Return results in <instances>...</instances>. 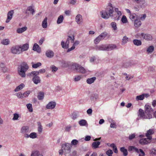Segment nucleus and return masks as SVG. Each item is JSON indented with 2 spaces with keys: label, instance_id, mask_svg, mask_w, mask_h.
I'll use <instances>...</instances> for the list:
<instances>
[{
  "label": "nucleus",
  "instance_id": "obj_1",
  "mask_svg": "<svg viewBox=\"0 0 156 156\" xmlns=\"http://www.w3.org/2000/svg\"><path fill=\"white\" fill-rule=\"evenodd\" d=\"M153 111V109L151 106L147 105L145 106V111L141 108H140L138 113V116L143 119H151L152 117V114Z\"/></svg>",
  "mask_w": 156,
  "mask_h": 156
},
{
  "label": "nucleus",
  "instance_id": "obj_2",
  "mask_svg": "<svg viewBox=\"0 0 156 156\" xmlns=\"http://www.w3.org/2000/svg\"><path fill=\"white\" fill-rule=\"evenodd\" d=\"M114 12L113 8L111 3L108 4L105 11L101 12V15L102 17L105 19H108L111 17Z\"/></svg>",
  "mask_w": 156,
  "mask_h": 156
},
{
  "label": "nucleus",
  "instance_id": "obj_3",
  "mask_svg": "<svg viewBox=\"0 0 156 156\" xmlns=\"http://www.w3.org/2000/svg\"><path fill=\"white\" fill-rule=\"evenodd\" d=\"M29 69L27 64L25 62H22L17 68V72L19 75L22 77H26V72Z\"/></svg>",
  "mask_w": 156,
  "mask_h": 156
},
{
  "label": "nucleus",
  "instance_id": "obj_4",
  "mask_svg": "<svg viewBox=\"0 0 156 156\" xmlns=\"http://www.w3.org/2000/svg\"><path fill=\"white\" fill-rule=\"evenodd\" d=\"M27 76L29 77H32V80L34 83L35 84H38L41 82V80L40 77L38 76V75L34 73L33 71L27 73Z\"/></svg>",
  "mask_w": 156,
  "mask_h": 156
},
{
  "label": "nucleus",
  "instance_id": "obj_5",
  "mask_svg": "<svg viewBox=\"0 0 156 156\" xmlns=\"http://www.w3.org/2000/svg\"><path fill=\"white\" fill-rule=\"evenodd\" d=\"M74 36L73 35L68 36V37L65 43V42L63 41H62L61 45L62 47L64 48H68L69 47V41H70L71 43H73L74 41Z\"/></svg>",
  "mask_w": 156,
  "mask_h": 156
},
{
  "label": "nucleus",
  "instance_id": "obj_6",
  "mask_svg": "<svg viewBox=\"0 0 156 156\" xmlns=\"http://www.w3.org/2000/svg\"><path fill=\"white\" fill-rule=\"evenodd\" d=\"M129 150L130 151L134 150L136 152L139 154V156H144L145 155L144 152L141 149H138L133 146H129Z\"/></svg>",
  "mask_w": 156,
  "mask_h": 156
},
{
  "label": "nucleus",
  "instance_id": "obj_7",
  "mask_svg": "<svg viewBox=\"0 0 156 156\" xmlns=\"http://www.w3.org/2000/svg\"><path fill=\"white\" fill-rule=\"evenodd\" d=\"M71 147V144L68 143L63 144L62 146V148L64 149L65 153L66 154L69 153L70 152Z\"/></svg>",
  "mask_w": 156,
  "mask_h": 156
},
{
  "label": "nucleus",
  "instance_id": "obj_8",
  "mask_svg": "<svg viewBox=\"0 0 156 156\" xmlns=\"http://www.w3.org/2000/svg\"><path fill=\"white\" fill-rule=\"evenodd\" d=\"M11 52L13 54H19L21 53L20 46L17 45L12 47L11 49Z\"/></svg>",
  "mask_w": 156,
  "mask_h": 156
},
{
  "label": "nucleus",
  "instance_id": "obj_9",
  "mask_svg": "<svg viewBox=\"0 0 156 156\" xmlns=\"http://www.w3.org/2000/svg\"><path fill=\"white\" fill-rule=\"evenodd\" d=\"M151 142V140L147 139V138L141 139L139 141V143L142 145L147 144L150 143Z\"/></svg>",
  "mask_w": 156,
  "mask_h": 156
},
{
  "label": "nucleus",
  "instance_id": "obj_10",
  "mask_svg": "<svg viewBox=\"0 0 156 156\" xmlns=\"http://www.w3.org/2000/svg\"><path fill=\"white\" fill-rule=\"evenodd\" d=\"M30 132V129L29 127L26 126H22L20 130V132L23 134L29 133Z\"/></svg>",
  "mask_w": 156,
  "mask_h": 156
},
{
  "label": "nucleus",
  "instance_id": "obj_11",
  "mask_svg": "<svg viewBox=\"0 0 156 156\" xmlns=\"http://www.w3.org/2000/svg\"><path fill=\"white\" fill-rule=\"evenodd\" d=\"M132 1L139 4L141 8L145 7L147 5L145 0H132Z\"/></svg>",
  "mask_w": 156,
  "mask_h": 156
},
{
  "label": "nucleus",
  "instance_id": "obj_12",
  "mask_svg": "<svg viewBox=\"0 0 156 156\" xmlns=\"http://www.w3.org/2000/svg\"><path fill=\"white\" fill-rule=\"evenodd\" d=\"M154 133V131L153 129H149L147 131V133H145V136L147 138V139H148L149 140H151L152 139L151 135Z\"/></svg>",
  "mask_w": 156,
  "mask_h": 156
},
{
  "label": "nucleus",
  "instance_id": "obj_13",
  "mask_svg": "<svg viewBox=\"0 0 156 156\" xmlns=\"http://www.w3.org/2000/svg\"><path fill=\"white\" fill-rule=\"evenodd\" d=\"M94 48L97 51H107L106 44L97 45Z\"/></svg>",
  "mask_w": 156,
  "mask_h": 156
},
{
  "label": "nucleus",
  "instance_id": "obj_14",
  "mask_svg": "<svg viewBox=\"0 0 156 156\" xmlns=\"http://www.w3.org/2000/svg\"><path fill=\"white\" fill-rule=\"evenodd\" d=\"M56 105V103L55 102L51 101L46 105V108L48 109H52L55 107Z\"/></svg>",
  "mask_w": 156,
  "mask_h": 156
},
{
  "label": "nucleus",
  "instance_id": "obj_15",
  "mask_svg": "<svg viewBox=\"0 0 156 156\" xmlns=\"http://www.w3.org/2000/svg\"><path fill=\"white\" fill-rule=\"evenodd\" d=\"M13 14L14 11L13 10H11L8 12L7 17L5 21L6 23H8L10 21L12 18Z\"/></svg>",
  "mask_w": 156,
  "mask_h": 156
},
{
  "label": "nucleus",
  "instance_id": "obj_16",
  "mask_svg": "<svg viewBox=\"0 0 156 156\" xmlns=\"http://www.w3.org/2000/svg\"><path fill=\"white\" fill-rule=\"evenodd\" d=\"M80 66H81L78 64L74 63L72 65V68L74 71L77 72H78V71H79V70Z\"/></svg>",
  "mask_w": 156,
  "mask_h": 156
},
{
  "label": "nucleus",
  "instance_id": "obj_17",
  "mask_svg": "<svg viewBox=\"0 0 156 156\" xmlns=\"http://www.w3.org/2000/svg\"><path fill=\"white\" fill-rule=\"evenodd\" d=\"M30 156H43V155L39 151L35 150L31 152Z\"/></svg>",
  "mask_w": 156,
  "mask_h": 156
},
{
  "label": "nucleus",
  "instance_id": "obj_18",
  "mask_svg": "<svg viewBox=\"0 0 156 156\" xmlns=\"http://www.w3.org/2000/svg\"><path fill=\"white\" fill-rule=\"evenodd\" d=\"M76 21L79 24H80L82 23L83 18L82 16L80 14L77 15L76 17Z\"/></svg>",
  "mask_w": 156,
  "mask_h": 156
},
{
  "label": "nucleus",
  "instance_id": "obj_19",
  "mask_svg": "<svg viewBox=\"0 0 156 156\" xmlns=\"http://www.w3.org/2000/svg\"><path fill=\"white\" fill-rule=\"evenodd\" d=\"M20 50L21 52L27 50L29 48V44L27 43H26L23 44L22 46L20 45Z\"/></svg>",
  "mask_w": 156,
  "mask_h": 156
},
{
  "label": "nucleus",
  "instance_id": "obj_20",
  "mask_svg": "<svg viewBox=\"0 0 156 156\" xmlns=\"http://www.w3.org/2000/svg\"><path fill=\"white\" fill-rule=\"evenodd\" d=\"M140 35L144 39L147 40H150L152 39V37L149 34H144L142 33L140 34Z\"/></svg>",
  "mask_w": 156,
  "mask_h": 156
},
{
  "label": "nucleus",
  "instance_id": "obj_21",
  "mask_svg": "<svg viewBox=\"0 0 156 156\" xmlns=\"http://www.w3.org/2000/svg\"><path fill=\"white\" fill-rule=\"evenodd\" d=\"M116 46L114 44H106L107 51L112 50L116 48Z\"/></svg>",
  "mask_w": 156,
  "mask_h": 156
},
{
  "label": "nucleus",
  "instance_id": "obj_22",
  "mask_svg": "<svg viewBox=\"0 0 156 156\" xmlns=\"http://www.w3.org/2000/svg\"><path fill=\"white\" fill-rule=\"evenodd\" d=\"M46 55L48 58H51L53 57L54 55V53L52 51L48 50L46 51Z\"/></svg>",
  "mask_w": 156,
  "mask_h": 156
},
{
  "label": "nucleus",
  "instance_id": "obj_23",
  "mask_svg": "<svg viewBox=\"0 0 156 156\" xmlns=\"http://www.w3.org/2000/svg\"><path fill=\"white\" fill-rule=\"evenodd\" d=\"M33 50L34 51H37L38 53L40 52L41 51L40 48L39 47L38 44L36 43L34 44V45L33 47Z\"/></svg>",
  "mask_w": 156,
  "mask_h": 156
},
{
  "label": "nucleus",
  "instance_id": "obj_24",
  "mask_svg": "<svg viewBox=\"0 0 156 156\" xmlns=\"http://www.w3.org/2000/svg\"><path fill=\"white\" fill-rule=\"evenodd\" d=\"M27 28L26 27H23L22 28H18L16 30V32L18 34H21L26 31Z\"/></svg>",
  "mask_w": 156,
  "mask_h": 156
},
{
  "label": "nucleus",
  "instance_id": "obj_25",
  "mask_svg": "<svg viewBox=\"0 0 156 156\" xmlns=\"http://www.w3.org/2000/svg\"><path fill=\"white\" fill-rule=\"evenodd\" d=\"M96 79L95 77H94L90 78H88L86 80V82L88 84H91L93 83Z\"/></svg>",
  "mask_w": 156,
  "mask_h": 156
},
{
  "label": "nucleus",
  "instance_id": "obj_26",
  "mask_svg": "<svg viewBox=\"0 0 156 156\" xmlns=\"http://www.w3.org/2000/svg\"><path fill=\"white\" fill-rule=\"evenodd\" d=\"M25 85L23 83H21L19 86L16 87L14 91L15 92H17L20 90L22 89L25 87Z\"/></svg>",
  "mask_w": 156,
  "mask_h": 156
},
{
  "label": "nucleus",
  "instance_id": "obj_27",
  "mask_svg": "<svg viewBox=\"0 0 156 156\" xmlns=\"http://www.w3.org/2000/svg\"><path fill=\"white\" fill-rule=\"evenodd\" d=\"M141 24V22L140 20H136L134 21V25L136 27L138 28Z\"/></svg>",
  "mask_w": 156,
  "mask_h": 156
},
{
  "label": "nucleus",
  "instance_id": "obj_28",
  "mask_svg": "<svg viewBox=\"0 0 156 156\" xmlns=\"http://www.w3.org/2000/svg\"><path fill=\"white\" fill-rule=\"evenodd\" d=\"M79 124L81 126H84L88 125L87 121L84 119L80 120L79 121Z\"/></svg>",
  "mask_w": 156,
  "mask_h": 156
},
{
  "label": "nucleus",
  "instance_id": "obj_29",
  "mask_svg": "<svg viewBox=\"0 0 156 156\" xmlns=\"http://www.w3.org/2000/svg\"><path fill=\"white\" fill-rule=\"evenodd\" d=\"M1 43L3 45H7L10 43V40L8 39H3L1 42Z\"/></svg>",
  "mask_w": 156,
  "mask_h": 156
},
{
  "label": "nucleus",
  "instance_id": "obj_30",
  "mask_svg": "<svg viewBox=\"0 0 156 156\" xmlns=\"http://www.w3.org/2000/svg\"><path fill=\"white\" fill-rule=\"evenodd\" d=\"M100 144V142L99 141H96L93 142L92 144V147L94 149L98 147V146Z\"/></svg>",
  "mask_w": 156,
  "mask_h": 156
},
{
  "label": "nucleus",
  "instance_id": "obj_31",
  "mask_svg": "<svg viewBox=\"0 0 156 156\" xmlns=\"http://www.w3.org/2000/svg\"><path fill=\"white\" fill-rule=\"evenodd\" d=\"M31 64L32 67L34 69L37 68L41 66V63L40 62H38L37 63H34L33 62H32Z\"/></svg>",
  "mask_w": 156,
  "mask_h": 156
},
{
  "label": "nucleus",
  "instance_id": "obj_32",
  "mask_svg": "<svg viewBox=\"0 0 156 156\" xmlns=\"http://www.w3.org/2000/svg\"><path fill=\"white\" fill-rule=\"evenodd\" d=\"M118 14L114 13L112 14L111 17L112 19H114L115 20H119L121 16H118Z\"/></svg>",
  "mask_w": 156,
  "mask_h": 156
},
{
  "label": "nucleus",
  "instance_id": "obj_33",
  "mask_svg": "<svg viewBox=\"0 0 156 156\" xmlns=\"http://www.w3.org/2000/svg\"><path fill=\"white\" fill-rule=\"evenodd\" d=\"M133 42L134 44L136 46L140 45L142 44L141 41L137 39H134L133 41Z\"/></svg>",
  "mask_w": 156,
  "mask_h": 156
},
{
  "label": "nucleus",
  "instance_id": "obj_34",
  "mask_svg": "<svg viewBox=\"0 0 156 156\" xmlns=\"http://www.w3.org/2000/svg\"><path fill=\"white\" fill-rule=\"evenodd\" d=\"M120 151L123 153L124 156H126L128 154V152L127 149H125L124 147H122L120 148Z\"/></svg>",
  "mask_w": 156,
  "mask_h": 156
},
{
  "label": "nucleus",
  "instance_id": "obj_35",
  "mask_svg": "<svg viewBox=\"0 0 156 156\" xmlns=\"http://www.w3.org/2000/svg\"><path fill=\"white\" fill-rule=\"evenodd\" d=\"M47 18L45 17L43 21L42 24V26L43 28H46L47 27L48 24L47 22Z\"/></svg>",
  "mask_w": 156,
  "mask_h": 156
},
{
  "label": "nucleus",
  "instance_id": "obj_36",
  "mask_svg": "<svg viewBox=\"0 0 156 156\" xmlns=\"http://www.w3.org/2000/svg\"><path fill=\"white\" fill-rule=\"evenodd\" d=\"M64 19V17L62 15H60L59 16H58V17L57 23V24H59L63 22V21Z\"/></svg>",
  "mask_w": 156,
  "mask_h": 156
},
{
  "label": "nucleus",
  "instance_id": "obj_37",
  "mask_svg": "<svg viewBox=\"0 0 156 156\" xmlns=\"http://www.w3.org/2000/svg\"><path fill=\"white\" fill-rule=\"evenodd\" d=\"M128 41V38L126 36L123 37L122 39V45H124L126 44Z\"/></svg>",
  "mask_w": 156,
  "mask_h": 156
},
{
  "label": "nucleus",
  "instance_id": "obj_38",
  "mask_svg": "<svg viewBox=\"0 0 156 156\" xmlns=\"http://www.w3.org/2000/svg\"><path fill=\"white\" fill-rule=\"evenodd\" d=\"M98 98V94H96L94 93L92 94L91 95L90 97V99L91 100H96Z\"/></svg>",
  "mask_w": 156,
  "mask_h": 156
},
{
  "label": "nucleus",
  "instance_id": "obj_39",
  "mask_svg": "<svg viewBox=\"0 0 156 156\" xmlns=\"http://www.w3.org/2000/svg\"><path fill=\"white\" fill-rule=\"evenodd\" d=\"M111 26L114 30H117V24L115 22H112L111 23Z\"/></svg>",
  "mask_w": 156,
  "mask_h": 156
},
{
  "label": "nucleus",
  "instance_id": "obj_40",
  "mask_svg": "<svg viewBox=\"0 0 156 156\" xmlns=\"http://www.w3.org/2000/svg\"><path fill=\"white\" fill-rule=\"evenodd\" d=\"M38 124V131L39 133H41L42 131V127L40 122H39L37 123Z\"/></svg>",
  "mask_w": 156,
  "mask_h": 156
},
{
  "label": "nucleus",
  "instance_id": "obj_41",
  "mask_svg": "<svg viewBox=\"0 0 156 156\" xmlns=\"http://www.w3.org/2000/svg\"><path fill=\"white\" fill-rule=\"evenodd\" d=\"M71 118L73 120L76 119L78 116V114L76 112H73L71 115Z\"/></svg>",
  "mask_w": 156,
  "mask_h": 156
},
{
  "label": "nucleus",
  "instance_id": "obj_42",
  "mask_svg": "<svg viewBox=\"0 0 156 156\" xmlns=\"http://www.w3.org/2000/svg\"><path fill=\"white\" fill-rule=\"evenodd\" d=\"M136 15L135 13H131L129 15V18L132 21L136 20Z\"/></svg>",
  "mask_w": 156,
  "mask_h": 156
},
{
  "label": "nucleus",
  "instance_id": "obj_43",
  "mask_svg": "<svg viewBox=\"0 0 156 156\" xmlns=\"http://www.w3.org/2000/svg\"><path fill=\"white\" fill-rule=\"evenodd\" d=\"M154 50V47L153 46H150L147 49V51L148 53H151Z\"/></svg>",
  "mask_w": 156,
  "mask_h": 156
},
{
  "label": "nucleus",
  "instance_id": "obj_44",
  "mask_svg": "<svg viewBox=\"0 0 156 156\" xmlns=\"http://www.w3.org/2000/svg\"><path fill=\"white\" fill-rule=\"evenodd\" d=\"M44 94L43 93L40 92L38 95L37 98L39 100H42L44 98Z\"/></svg>",
  "mask_w": 156,
  "mask_h": 156
},
{
  "label": "nucleus",
  "instance_id": "obj_45",
  "mask_svg": "<svg viewBox=\"0 0 156 156\" xmlns=\"http://www.w3.org/2000/svg\"><path fill=\"white\" fill-rule=\"evenodd\" d=\"M61 63L62 66L63 67L66 68L68 67L69 66L68 62L64 61H62Z\"/></svg>",
  "mask_w": 156,
  "mask_h": 156
},
{
  "label": "nucleus",
  "instance_id": "obj_46",
  "mask_svg": "<svg viewBox=\"0 0 156 156\" xmlns=\"http://www.w3.org/2000/svg\"><path fill=\"white\" fill-rule=\"evenodd\" d=\"M33 72L38 75L39 73H44L45 72V69H40L38 71H33Z\"/></svg>",
  "mask_w": 156,
  "mask_h": 156
},
{
  "label": "nucleus",
  "instance_id": "obj_47",
  "mask_svg": "<svg viewBox=\"0 0 156 156\" xmlns=\"http://www.w3.org/2000/svg\"><path fill=\"white\" fill-rule=\"evenodd\" d=\"M107 35V33L106 32H104L102 33L100 35L99 37L102 40L104 39Z\"/></svg>",
  "mask_w": 156,
  "mask_h": 156
},
{
  "label": "nucleus",
  "instance_id": "obj_48",
  "mask_svg": "<svg viewBox=\"0 0 156 156\" xmlns=\"http://www.w3.org/2000/svg\"><path fill=\"white\" fill-rule=\"evenodd\" d=\"M26 106L30 112H33L32 106L31 104L29 103L27 104Z\"/></svg>",
  "mask_w": 156,
  "mask_h": 156
},
{
  "label": "nucleus",
  "instance_id": "obj_49",
  "mask_svg": "<svg viewBox=\"0 0 156 156\" xmlns=\"http://www.w3.org/2000/svg\"><path fill=\"white\" fill-rule=\"evenodd\" d=\"M30 93V91L28 90L24 92L23 94H22L23 98L27 97Z\"/></svg>",
  "mask_w": 156,
  "mask_h": 156
},
{
  "label": "nucleus",
  "instance_id": "obj_50",
  "mask_svg": "<svg viewBox=\"0 0 156 156\" xmlns=\"http://www.w3.org/2000/svg\"><path fill=\"white\" fill-rule=\"evenodd\" d=\"M144 96L143 94L137 96L136 97V99L137 101L139 100H142L144 99Z\"/></svg>",
  "mask_w": 156,
  "mask_h": 156
},
{
  "label": "nucleus",
  "instance_id": "obj_51",
  "mask_svg": "<svg viewBox=\"0 0 156 156\" xmlns=\"http://www.w3.org/2000/svg\"><path fill=\"white\" fill-rule=\"evenodd\" d=\"M79 70V71H78V72L80 73H85L86 72V69L81 66H80Z\"/></svg>",
  "mask_w": 156,
  "mask_h": 156
},
{
  "label": "nucleus",
  "instance_id": "obj_52",
  "mask_svg": "<svg viewBox=\"0 0 156 156\" xmlns=\"http://www.w3.org/2000/svg\"><path fill=\"white\" fill-rule=\"evenodd\" d=\"M30 138L32 139L35 138L37 137V133L35 132H32L30 134Z\"/></svg>",
  "mask_w": 156,
  "mask_h": 156
},
{
  "label": "nucleus",
  "instance_id": "obj_53",
  "mask_svg": "<svg viewBox=\"0 0 156 156\" xmlns=\"http://www.w3.org/2000/svg\"><path fill=\"white\" fill-rule=\"evenodd\" d=\"M102 40L98 36L94 40V43L95 44H98Z\"/></svg>",
  "mask_w": 156,
  "mask_h": 156
},
{
  "label": "nucleus",
  "instance_id": "obj_54",
  "mask_svg": "<svg viewBox=\"0 0 156 156\" xmlns=\"http://www.w3.org/2000/svg\"><path fill=\"white\" fill-rule=\"evenodd\" d=\"M121 21L123 23H126L127 22V20L126 16L124 15L121 19Z\"/></svg>",
  "mask_w": 156,
  "mask_h": 156
},
{
  "label": "nucleus",
  "instance_id": "obj_55",
  "mask_svg": "<svg viewBox=\"0 0 156 156\" xmlns=\"http://www.w3.org/2000/svg\"><path fill=\"white\" fill-rule=\"evenodd\" d=\"M78 141L76 139H74L71 142V145L75 146L78 143Z\"/></svg>",
  "mask_w": 156,
  "mask_h": 156
},
{
  "label": "nucleus",
  "instance_id": "obj_56",
  "mask_svg": "<svg viewBox=\"0 0 156 156\" xmlns=\"http://www.w3.org/2000/svg\"><path fill=\"white\" fill-rule=\"evenodd\" d=\"M19 117V115L17 113H14L13 114V117L12 118L13 120H17L18 119V118Z\"/></svg>",
  "mask_w": 156,
  "mask_h": 156
},
{
  "label": "nucleus",
  "instance_id": "obj_57",
  "mask_svg": "<svg viewBox=\"0 0 156 156\" xmlns=\"http://www.w3.org/2000/svg\"><path fill=\"white\" fill-rule=\"evenodd\" d=\"M27 10L31 12V13L32 14H33L35 12L34 9H33V7L32 6L28 7L27 8Z\"/></svg>",
  "mask_w": 156,
  "mask_h": 156
},
{
  "label": "nucleus",
  "instance_id": "obj_58",
  "mask_svg": "<svg viewBox=\"0 0 156 156\" xmlns=\"http://www.w3.org/2000/svg\"><path fill=\"white\" fill-rule=\"evenodd\" d=\"M106 153L108 156H112V154H113V152L112 150H109L106 152Z\"/></svg>",
  "mask_w": 156,
  "mask_h": 156
},
{
  "label": "nucleus",
  "instance_id": "obj_59",
  "mask_svg": "<svg viewBox=\"0 0 156 156\" xmlns=\"http://www.w3.org/2000/svg\"><path fill=\"white\" fill-rule=\"evenodd\" d=\"M115 12L117 13L119 15L118 16H121L122 15V13L121 11L119 10V9L118 8H115Z\"/></svg>",
  "mask_w": 156,
  "mask_h": 156
},
{
  "label": "nucleus",
  "instance_id": "obj_60",
  "mask_svg": "<svg viewBox=\"0 0 156 156\" xmlns=\"http://www.w3.org/2000/svg\"><path fill=\"white\" fill-rule=\"evenodd\" d=\"M77 2V0H70L69 3V4L74 5Z\"/></svg>",
  "mask_w": 156,
  "mask_h": 156
},
{
  "label": "nucleus",
  "instance_id": "obj_61",
  "mask_svg": "<svg viewBox=\"0 0 156 156\" xmlns=\"http://www.w3.org/2000/svg\"><path fill=\"white\" fill-rule=\"evenodd\" d=\"M51 68L52 69V72H56L58 69V68L54 66H51Z\"/></svg>",
  "mask_w": 156,
  "mask_h": 156
},
{
  "label": "nucleus",
  "instance_id": "obj_62",
  "mask_svg": "<svg viewBox=\"0 0 156 156\" xmlns=\"http://www.w3.org/2000/svg\"><path fill=\"white\" fill-rule=\"evenodd\" d=\"M81 77V76H75L74 79L75 81H79L80 80Z\"/></svg>",
  "mask_w": 156,
  "mask_h": 156
},
{
  "label": "nucleus",
  "instance_id": "obj_63",
  "mask_svg": "<svg viewBox=\"0 0 156 156\" xmlns=\"http://www.w3.org/2000/svg\"><path fill=\"white\" fill-rule=\"evenodd\" d=\"M17 96L19 98H23L22 94L21 92H19L17 93Z\"/></svg>",
  "mask_w": 156,
  "mask_h": 156
},
{
  "label": "nucleus",
  "instance_id": "obj_64",
  "mask_svg": "<svg viewBox=\"0 0 156 156\" xmlns=\"http://www.w3.org/2000/svg\"><path fill=\"white\" fill-rule=\"evenodd\" d=\"M71 127H72V126H71L69 125L66 127V128H65V130L66 131L69 132L70 131Z\"/></svg>",
  "mask_w": 156,
  "mask_h": 156
}]
</instances>
